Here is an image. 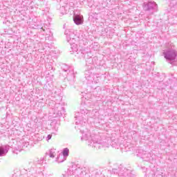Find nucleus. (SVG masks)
I'll return each mask as SVG.
<instances>
[{"instance_id": "obj_1", "label": "nucleus", "mask_w": 177, "mask_h": 177, "mask_svg": "<svg viewBox=\"0 0 177 177\" xmlns=\"http://www.w3.org/2000/svg\"><path fill=\"white\" fill-rule=\"evenodd\" d=\"M73 21L77 26H80V24H82V23H84V18L80 17V15H75Z\"/></svg>"}, {"instance_id": "obj_2", "label": "nucleus", "mask_w": 177, "mask_h": 177, "mask_svg": "<svg viewBox=\"0 0 177 177\" xmlns=\"http://www.w3.org/2000/svg\"><path fill=\"white\" fill-rule=\"evenodd\" d=\"M64 156H68V149H65L63 151Z\"/></svg>"}, {"instance_id": "obj_3", "label": "nucleus", "mask_w": 177, "mask_h": 177, "mask_svg": "<svg viewBox=\"0 0 177 177\" xmlns=\"http://www.w3.org/2000/svg\"><path fill=\"white\" fill-rule=\"evenodd\" d=\"M4 151H3V148L0 147V156H2V154H3Z\"/></svg>"}, {"instance_id": "obj_4", "label": "nucleus", "mask_w": 177, "mask_h": 177, "mask_svg": "<svg viewBox=\"0 0 177 177\" xmlns=\"http://www.w3.org/2000/svg\"><path fill=\"white\" fill-rule=\"evenodd\" d=\"M50 157L51 158H54V157H55V153H50Z\"/></svg>"}, {"instance_id": "obj_5", "label": "nucleus", "mask_w": 177, "mask_h": 177, "mask_svg": "<svg viewBox=\"0 0 177 177\" xmlns=\"http://www.w3.org/2000/svg\"><path fill=\"white\" fill-rule=\"evenodd\" d=\"M47 138H48V140H50V139H52V136L51 135H48Z\"/></svg>"}]
</instances>
